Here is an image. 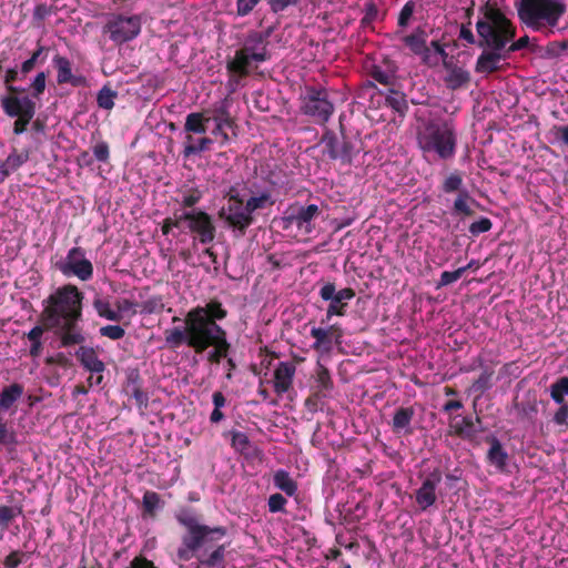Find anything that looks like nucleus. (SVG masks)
I'll use <instances>...</instances> for the list:
<instances>
[{"label":"nucleus","mask_w":568,"mask_h":568,"mask_svg":"<svg viewBox=\"0 0 568 568\" xmlns=\"http://www.w3.org/2000/svg\"><path fill=\"white\" fill-rule=\"evenodd\" d=\"M227 314L229 311L219 298H211L205 305H196L184 316L183 327L175 326L164 331L165 343L171 348H179L185 343L195 353H204L212 346L207 361L219 364L227 358L231 351L227 332L219 324Z\"/></svg>","instance_id":"obj_1"},{"label":"nucleus","mask_w":568,"mask_h":568,"mask_svg":"<svg viewBox=\"0 0 568 568\" xmlns=\"http://www.w3.org/2000/svg\"><path fill=\"white\" fill-rule=\"evenodd\" d=\"M175 520L184 532L181 536V545L175 550V557L181 562L197 560V567L225 568L226 545L221 540L229 534L225 526H209L201 521L199 515L192 508H181L175 514Z\"/></svg>","instance_id":"obj_2"},{"label":"nucleus","mask_w":568,"mask_h":568,"mask_svg":"<svg viewBox=\"0 0 568 568\" xmlns=\"http://www.w3.org/2000/svg\"><path fill=\"white\" fill-rule=\"evenodd\" d=\"M84 294L75 284H63L42 302L40 322L59 336L62 346L85 341L79 321L83 317Z\"/></svg>","instance_id":"obj_3"},{"label":"nucleus","mask_w":568,"mask_h":568,"mask_svg":"<svg viewBox=\"0 0 568 568\" xmlns=\"http://www.w3.org/2000/svg\"><path fill=\"white\" fill-rule=\"evenodd\" d=\"M480 17L476 23L478 48H494L508 59V45L517 37V28L497 2L486 1L479 8Z\"/></svg>","instance_id":"obj_4"},{"label":"nucleus","mask_w":568,"mask_h":568,"mask_svg":"<svg viewBox=\"0 0 568 568\" xmlns=\"http://www.w3.org/2000/svg\"><path fill=\"white\" fill-rule=\"evenodd\" d=\"M515 8L520 23L534 31L557 27L566 13V4L561 0H518Z\"/></svg>","instance_id":"obj_5"},{"label":"nucleus","mask_w":568,"mask_h":568,"mask_svg":"<svg viewBox=\"0 0 568 568\" xmlns=\"http://www.w3.org/2000/svg\"><path fill=\"white\" fill-rule=\"evenodd\" d=\"M418 144L425 153H435L442 160L453 159L458 144V134L453 120L426 123L418 134Z\"/></svg>","instance_id":"obj_6"},{"label":"nucleus","mask_w":568,"mask_h":568,"mask_svg":"<svg viewBox=\"0 0 568 568\" xmlns=\"http://www.w3.org/2000/svg\"><path fill=\"white\" fill-rule=\"evenodd\" d=\"M224 199L225 204L217 212V216L225 226L243 237L247 227L251 226L247 201L244 200L239 186H230L224 194Z\"/></svg>","instance_id":"obj_7"},{"label":"nucleus","mask_w":568,"mask_h":568,"mask_svg":"<svg viewBox=\"0 0 568 568\" xmlns=\"http://www.w3.org/2000/svg\"><path fill=\"white\" fill-rule=\"evenodd\" d=\"M24 384L11 383L3 386L0 390V445L17 446V434L9 422L3 417V413L16 414L19 403L24 396Z\"/></svg>","instance_id":"obj_8"},{"label":"nucleus","mask_w":568,"mask_h":568,"mask_svg":"<svg viewBox=\"0 0 568 568\" xmlns=\"http://www.w3.org/2000/svg\"><path fill=\"white\" fill-rule=\"evenodd\" d=\"M301 111L316 123H327L334 112V105L326 88L306 87L301 98Z\"/></svg>","instance_id":"obj_9"},{"label":"nucleus","mask_w":568,"mask_h":568,"mask_svg":"<svg viewBox=\"0 0 568 568\" xmlns=\"http://www.w3.org/2000/svg\"><path fill=\"white\" fill-rule=\"evenodd\" d=\"M1 106L8 116L14 118L13 132L22 134L28 130L29 123L37 113V102L28 94L23 97H3L1 98Z\"/></svg>","instance_id":"obj_10"},{"label":"nucleus","mask_w":568,"mask_h":568,"mask_svg":"<svg viewBox=\"0 0 568 568\" xmlns=\"http://www.w3.org/2000/svg\"><path fill=\"white\" fill-rule=\"evenodd\" d=\"M440 190L445 194H453L456 192L457 195L453 203L452 213L462 214L463 216H473L475 210L474 203H477L476 199L471 196L469 191L464 187L463 173L455 170L449 173L442 182Z\"/></svg>","instance_id":"obj_11"},{"label":"nucleus","mask_w":568,"mask_h":568,"mask_svg":"<svg viewBox=\"0 0 568 568\" xmlns=\"http://www.w3.org/2000/svg\"><path fill=\"white\" fill-rule=\"evenodd\" d=\"M184 230L200 244H212L216 237L214 219L205 211H183Z\"/></svg>","instance_id":"obj_12"},{"label":"nucleus","mask_w":568,"mask_h":568,"mask_svg":"<svg viewBox=\"0 0 568 568\" xmlns=\"http://www.w3.org/2000/svg\"><path fill=\"white\" fill-rule=\"evenodd\" d=\"M57 267L64 276H75L80 281H90L94 273L93 264L87 257L85 248L80 246L71 247L65 258L59 262Z\"/></svg>","instance_id":"obj_13"},{"label":"nucleus","mask_w":568,"mask_h":568,"mask_svg":"<svg viewBox=\"0 0 568 568\" xmlns=\"http://www.w3.org/2000/svg\"><path fill=\"white\" fill-rule=\"evenodd\" d=\"M324 152L332 160H339L342 165H351L354 155L358 153L354 141L342 134L337 136L332 130H326L322 136Z\"/></svg>","instance_id":"obj_14"},{"label":"nucleus","mask_w":568,"mask_h":568,"mask_svg":"<svg viewBox=\"0 0 568 568\" xmlns=\"http://www.w3.org/2000/svg\"><path fill=\"white\" fill-rule=\"evenodd\" d=\"M142 23L138 16L125 18L122 14H114L109 18L104 24V31L109 34L111 41L116 44L131 41L140 34Z\"/></svg>","instance_id":"obj_15"},{"label":"nucleus","mask_w":568,"mask_h":568,"mask_svg":"<svg viewBox=\"0 0 568 568\" xmlns=\"http://www.w3.org/2000/svg\"><path fill=\"white\" fill-rule=\"evenodd\" d=\"M497 363L498 362L487 363L486 359L479 355L478 357L474 358L469 367L465 369H481L480 375L476 377V379L469 386V390L474 394H477V398L484 395L485 392L489 390V388L494 387L497 381L495 377V366Z\"/></svg>","instance_id":"obj_16"},{"label":"nucleus","mask_w":568,"mask_h":568,"mask_svg":"<svg viewBox=\"0 0 568 568\" xmlns=\"http://www.w3.org/2000/svg\"><path fill=\"white\" fill-rule=\"evenodd\" d=\"M443 480V473L440 469L435 468L427 474L422 481L419 488L415 491V500L422 510L435 505L437 501L436 487Z\"/></svg>","instance_id":"obj_17"},{"label":"nucleus","mask_w":568,"mask_h":568,"mask_svg":"<svg viewBox=\"0 0 568 568\" xmlns=\"http://www.w3.org/2000/svg\"><path fill=\"white\" fill-rule=\"evenodd\" d=\"M53 64L58 70V84H72L74 88H84L88 85V79L82 73H73L72 63L65 55L55 54Z\"/></svg>","instance_id":"obj_18"},{"label":"nucleus","mask_w":568,"mask_h":568,"mask_svg":"<svg viewBox=\"0 0 568 568\" xmlns=\"http://www.w3.org/2000/svg\"><path fill=\"white\" fill-rule=\"evenodd\" d=\"M227 71L235 81L241 80V78L248 77L251 74V70L253 67V62L250 57V52L247 49V44L244 41L242 48L235 51V55L233 59L227 61Z\"/></svg>","instance_id":"obj_19"},{"label":"nucleus","mask_w":568,"mask_h":568,"mask_svg":"<svg viewBox=\"0 0 568 568\" xmlns=\"http://www.w3.org/2000/svg\"><path fill=\"white\" fill-rule=\"evenodd\" d=\"M318 294L325 302H329L326 307V321L332 320L333 316H344L347 312V304H341L336 284H323Z\"/></svg>","instance_id":"obj_20"},{"label":"nucleus","mask_w":568,"mask_h":568,"mask_svg":"<svg viewBox=\"0 0 568 568\" xmlns=\"http://www.w3.org/2000/svg\"><path fill=\"white\" fill-rule=\"evenodd\" d=\"M415 416L416 409L414 406H398L390 422V428L393 433L398 435L414 434V427H412V423Z\"/></svg>","instance_id":"obj_21"},{"label":"nucleus","mask_w":568,"mask_h":568,"mask_svg":"<svg viewBox=\"0 0 568 568\" xmlns=\"http://www.w3.org/2000/svg\"><path fill=\"white\" fill-rule=\"evenodd\" d=\"M321 213L317 204L301 205L295 212L284 217L286 223L295 224L300 230L312 231V221Z\"/></svg>","instance_id":"obj_22"},{"label":"nucleus","mask_w":568,"mask_h":568,"mask_svg":"<svg viewBox=\"0 0 568 568\" xmlns=\"http://www.w3.org/2000/svg\"><path fill=\"white\" fill-rule=\"evenodd\" d=\"M296 365L293 362H280L274 371V389L283 395L293 386Z\"/></svg>","instance_id":"obj_23"},{"label":"nucleus","mask_w":568,"mask_h":568,"mask_svg":"<svg viewBox=\"0 0 568 568\" xmlns=\"http://www.w3.org/2000/svg\"><path fill=\"white\" fill-rule=\"evenodd\" d=\"M483 51L476 59L475 71L476 73H495L500 70V60L506 59V54H499L494 48H481Z\"/></svg>","instance_id":"obj_24"},{"label":"nucleus","mask_w":568,"mask_h":568,"mask_svg":"<svg viewBox=\"0 0 568 568\" xmlns=\"http://www.w3.org/2000/svg\"><path fill=\"white\" fill-rule=\"evenodd\" d=\"M215 122V128L212 133L215 138H221V144H226L230 141L229 130L234 132V121L225 108L215 109L213 115L210 116Z\"/></svg>","instance_id":"obj_25"},{"label":"nucleus","mask_w":568,"mask_h":568,"mask_svg":"<svg viewBox=\"0 0 568 568\" xmlns=\"http://www.w3.org/2000/svg\"><path fill=\"white\" fill-rule=\"evenodd\" d=\"M475 423H481L479 416H476L475 419L473 416H463L459 422H456L454 418L449 424V434L456 435L464 440L474 442L478 432Z\"/></svg>","instance_id":"obj_26"},{"label":"nucleus","mask_w":568,"mask_h":568,"mask_svg":"<svg viewBox=\"0 0 568 568\" xmlns=\"http://www.w3.org/2000/svg\"><path fill=\"white\" fill-rule=\"evenodd\" d=\"M486 442L490 445L486 455L487 462L496 469L505 470L509 458L507 450H505L498 437L493 436V434L486 437Z\"/></svg>","instance_id":"obj_27"},{"label":"nucleus","mask_w":568,"mask_h":568,"mask_svg":"<svg viewBox=\"0 0 568 568\" xmlns=\"http://www.w3.org/2000/svg\"><path fill=\"white\" fill-rule=\"evenodd\" d=\"M470 80L471 74L469 70L463 69V67L453 65L449 61L447 62L446 75L444 78V84L446 88L452 91H457V89L468 85Z\"/></svg>","instance_id":"obj_28"},{"label":"nucleus","mask_w":568,"mask_h":568,"mask_svg":"<svg viewBox=\"0 0 568 568\" xmlns=\"http://www.w3.org/2000/svg\"><path fill=\"white\" fill-rule=\"evenodd\" d=\"M252 62H265L271 54L267 50V41L263 33L252 32L245 40Z\"/></svg>","instance_id":"obj_29"},{"label":"nucleus","mask_w":568,"mask_h":568,"mask_svg":"<svg viewBox=\"0 0 568 568\" xmlns=\"http://www.w3.org/2000/svg\"><path fill=\"white\" fill-rule=\"evenodd\" d=\"M75 356L81 362L84 369H88L92 374L103 373V371H105L103 359L99 358L93 347H84V345H81L75 352Z\"/></svg>","instance_id":"obj_30"},{"label":"nucleus","mask_w":568,"mask_h":568,"mask_svg":"<svg viewBox=\"0 0 568 568\" xmlns=\"http://www.w3.org/2000/svg\"><path fill=\"white\" fill-rule=\"evenodd\" d=\"M125 393L131 396L139 406H146L149 397L142 388L139 373H131L126 378Z\"/></svg>","instance_id":"obj_31"},{"label":"nucleus","mask_w":568,"mask_h":568,"mask_svg":"<svg viewBox=\"0 0 568 568\" xmlns=\"http://www.w3.org/2000/svg\"><path fill=\"white\" fill-rule=\"evenodd\" d=\"M427 39L428 34L424 27H416L412 33L403 37V41L407 48H409L415 55H418L420 60L423 59V50Z\"/></svg>","instance_id":"obj_32"},{"label":"nucleus","mask_w":568,"mask_h":568,"mask_svg":"<svg viewBox=\"0 0 568 568\" xmlns=\"http://www.w3.org/2000/svg\"><path fill=\"white\" fill-rule=\"evenodd\" d=\"M275 203L274 199L272 197L271 191H262V193L257 195H251L247 199V213L250 217V226L254 223L255 216L254 213L256 210L266 209V206H271Z\"/></svg>","instance_id":"obj_33"},{"label":"nucleus","mask_w":568,"mask_h":568,"mask_svg":"<svg viewBox=\"0 0 568 568\" xmlns=\"http://www.w3.org/2000/svg\"><path fill=\"white\" fill-rule=\"evenodd\" d=\"M336 326L332 324L328 327H312L311 336L314 337V349H329L332 345V335L336 331Z\"/></svg>","instance_id":"obj_34"},{"label":"nucleus","mask_w":568,"mask_h":568,"mask_svg":"<svg viewBox=\"0 0 568 568\" xmlns=\"http://www.w3.org/2000/svg\"><path fill=\"white\" fill-rule=\"evenodd\" d=\"M274 486L280 488L288 496H294L297 493L298 485L295 479L292 478L288 470L277 469L273 475Z\"/></svg>","instance_id":"obj_35"},{"label":"nucleus","mask_w":568,"mask_h":568,"mask_svg":"<svg viewBox=\"0 0 568 568\" xmlns=\"http://www.w3.org/2000/svg\"><path fill=\"white\" fill-rule=\"evenodd\" d=\"M92 306H93L95 313L100 317H104L105 320H109V321L122 320V315H120L119 312L113 311V308L111 307V303H110L109 298H106V297H101V295H95L92 301Z\"/></svg>","instance_id":"obj_36"},{"label":"nucleus","mask_w":568,"mask_h":568,"mask_svg":"<svg viewBox=\"0 0 568 568\" xmlns=\"http://www.w3.org/2000/svg\"><path fill=\"white\" fill-rule=\"evenodd\" d=\"M385 104L390 106L395 112L399 113L400 116H405L408 111V102L405 93L402 91L393 90L390 88L388 94L385 95Z\"/></svg>","instance_id":"obj_37"},{"label":"nucleus","mask_w":568,"mask_h":568,"mask_svg":"<svg viewBox=\"0 0 568 568\" xmlns=\"http://www.w3.org/2000/svg\"><path fill=\"white\" fill-rule=\"evenodd\" d=\"M210 116H205L201 112H191L185 116L184 129L189 132H206V123L210 121Z\"/></svg>","instance_id":"obj_38"},{"label":"nucleus","mask_w":568,"mask_h":568,"mask_svg":"<svg viewBox=\"0 0 568 568\" xmlns=\"http://www.w3.org/2000/svg\"><path fill=\"white\" fill-rule=\"evenodd\" d=\"M568 395V376L558 377L550 384V396L554 402L559 405H565L566 396Z\"/></svg>","instance_id":"obj_39"},{"label":"nucleus","mask_w":568,"mask_h":568,"mask_svg":"<svg viewBox=\"0 0 568 568\" xmlns=\"http://www.w3.org/2000/svg\"><path fill=\"white\" fill-rule=\"evenodd\" d=\"M143 515L154 517L159 507L163 506L160 494L154 490H146L143 494Z\"/></svg>","instance_id":"obj_40"},{"label":"nucleus","mask_w":568,"mask_h":568,"mask_svg":"<svg viewBox=\"0 0 568 568\" xmlns=\"http://www.w3.org/2000/svg\"><path fill=\"white\" fill-rule=\"evenodd\" d=\"M373 80L377 81V83L392 85L396 80V69H383L382 65H373L369 71Z\"/></svg>","instance_id":"obj_41"},{"label":"nucleus","mask_w":568,"mask_h":568,"mask_svg":"<svg viewBox=\"0 0 568 568\" xmlns=\"http://www.w3.org/2000/svg\"><path fill=\"white\" fill-rule=\"evenodd\" d=\"M118 91L112 90L109 84H104L97 94V103L100 109L111 110L115 105Z\"/></svg>","instance_id":"obj_42"},{"label":"nucleus","mask_w":568,"mask_h":568,"mask_svg":"<svg viewBox=\"0 0 568 568\" xmlns=\"http://www.w3.org/2000/svg\"><path fill=\"white\" fill-rule=\"evenodd\" d=\"M29 160L28 151L19 152L17 149H13L12 152L4 160L6 170H8V176L12 173V171H17L18 168L24 165Z\"/></svg>","instance_id":"obj_43"},{"label":"nucleus","mask_w":568,"mask_h":568,"mask_svg":"<svg viewBox=\"0 0 568 568\" xmlns=\"http://www.w3.org/2000/svg\"><path fill=\"white\" fill-rule=\"evenodd\" d=\"M316 387L318 392H328L334 387L332 375L326 366L318 363L316 371Z\"/></svg>","instance_id":"obj_44"},{"label":"nucleus","mask_w":568,"mask_h":568,"mask_svg":"<svg viewBox=\"0 0 568 568\" xmlns=\"http://www.w3.org/2000/svg\"><path fill=\"white\" fill-rule=\"evenodd\" d=\"M231 445L235 448L236 452L240 453H248L251 447V440L245 433H241V430H231Z\"/></svg>","instance_id":"obj_45"},{"label":"nucleus","mask_w":568,"mask_h":568,"mask_svg":"<svg viewBox=\"0 0 568 568\" xmlns=\"http://www.w3.org/2000/svg\"><path fill=\"white\" fill-rule=\"evenodd\" d=\"M22 513V508H13V506L0 505V528L7 530L11 521L16 519L19 514Z\"/></svg>","instance_id":"obj_46"},{"label":"nucleus","mask_w":568,"mask_h":568,"mask_svg":"<svg viewBox=\"0 0 568 568\" xmlns=\"http://www.w3.org/2000/svg\"><path fill=\"white\" fill-rule=\"evenodd\" d=\"M184 212H174L172 216H166L161 225V231L164 235L170 234L173 227L184 230Z\"/></svg>","instance_id":"obj_47"},{"label":"nucleus","mask_w":568,"mask_h":568,"mask_svg":"<svg viewBox=\"0 0 568 568\" xmlns=\"http://www.w3.org/2000/svg\"><path fill=\"white\" fill-rule=\"evenodd\" d=\"M19 78V72L17 69H8L4 77V84L9 91L8 95H20L27 92L26 88L14 87V81Z\"/></svg>","instance_id":"obj_48"},{"label":"nucleus","mask_w":568,"mask_h":568,"mask_svg":"<svg viewBox=\"0 0 568 568\" xmlns=\"http://www.w3.org/2000/svg\"><path fill=\"white\" fill-rule=\"evenodd\" d=\"M493 224V221L488 219V216H479L478 220H475L468 225V232H470L474 237H477V235L483 234V232L490 231Z\"/></svg>","instance_id":"obj_49"},{"label":"nucleus","mask_w":568,"mask_h":568,"mask_svg":"<svg viewBox=\"0 0 568 568\" xmlns=\"http://www.w3.org/2000/svg\"><path fill=\"white\" fill-rule=\"evenodd\" d=\"M212 142H213L212 138L204 136V138H200V140L197 141L196 144H193V143L185 144L183 148V155L190 156V155H194V153L204 152V150H207L210 148Z\"/></svg>","instance_id":"obj_50"},{"label":"nucleus","mask_w":568,"mask_h":568,"mask_svg":"<svg viewBox=\"0 0 568 568\" xmlns=\"http://www.w3.org/2000/svg\"><path fill=\"white\" fill-rule=\"evenodd\" d=\"M416 9V2L409 0L405 2L404 7L399 11L397 24L402 28L408 27Z\"/></svg>","instance_id":"obj_51"},{"label":"nucleus","mask_w":568,"mask_h":568,"mask_svg":"<svg viewBox=\"0 0 568 568\" xmlns=\"http://www.w3.org/2000/svg\"><path fill=\"white\" fill-rule=\"evenodd\" d=\"M100 335L102 337H109L111 341H120L125 335V329L120 324H106L100 327Z\"/></svg>","instance_id":"obj_52"},{"label":"nucleus","mask_w":568,"mask_h":568,"mask_svg":"<svg viewBox=\"0 0 568 568\" xmlns=\"http://www.w3.org/2000/svg\"><path fill=\"white\" fill-rule=\"evenodd\" d=\"M31 89H32V92H31V98L32 99H39L41 94H43V92L45 91L47 89V74L45 72H39L37 73V75L34 77L32 83H31Z\"/></svg>","instance_id":"obj_53"},{"label":"nucleus","mask_w":568,"mask_h":568,"mask_svg":"<svg viewBox=\"0 0 568 568\" xmlns=\"http://www.w3.org/2000/svg\"><path fill=\"white\" fill-rule=\"evenodd\" d=\"M267 505L271 513H286L287 500L282 494H272L268 497Z\"/></svg>","instance_id":"obj_54"},{"label":"nucleus","mask_w":568,"mask_h":568,"mask_svg":"<svg viewBox=\"0 0 568 568\" xmlns=\"http://www.w3.org/2000/svg\"><path fill=\"white\" fill-rule=\"evenodd\" d=\"M466 273V268H457L454 272H443L439 276L437 287H443V285H450L453 282L458 281V278L463 277Z\"/></svg>","instance_id":"obj_55"},{"label":"nucleus","mask_w":568,"mask_h":568,"mask_svg":"<svg viewBox=\"0 0 568 568\" xmlns=\"http://www.w3.org/2000/svg\"><path fill=\"white\" fill-rule=\"evenodd\" d=\"M432 48H434L436 67L439 65L440 61H443L445 68L447 65L449 54L446 51V44L440 43L439 40H432Z\"/></svg>","instance_id":"obj_56"},{"label":"nucleus","mask_w":568,"mask_h":568,"mask_svg":"<svg viewBox=\"0 0 568 568\" xmlns=\"http://www.w3.org/2000/svg\"><path fill=\"white\" fill-rule=\"evenodd\" d=\"M93 155L99 162H108L110 160V146L106 141H99L92 148Z\"/></svg>","instance_id":"obj_57"},{"label":"nucleus","mask_w":568,"mask_h":568,"mask_svg":"<svg viewBox=\"0 0 568 568\" xmlns=\"http://www.w3.org/2000/svg\"><path fill=\"white\" fill-rule=\"evenodd\" d=\"M261 0H236V16L245 17L253 12Z\"/></svg>","instance_id":"obj_58"},{"label":"nucleus","mask_w":568,"mask_h":568,"mask_svg":"<svg viewBox=\"0 0 568 568\" xmlns=\"http://www.w3.org/2000/svg\"><path fill=\"white\" fill-rule=\"evenodd\" d=\"M378 17V8L376 2L369 1L366 3L365 13L361 20V24L363 27H367V24H372L374 20Z\"/></svg>","instance_id":"obj_59"},{"label":"nucleus","mask_w":568,"mask_h":568,"mask_svg":"<svg viewBox=\"0 0 568 568\" xmlns=\"http://www.w3.org/2000/svg\"><path fill=\"white\" fill-rule=\"evenodd\" d=\"M26 552L20 550H13L9 552L8 556L3 559V568H17L23 562V558L26 557Z\"/></svg>","instance_id":"obj_60"},{"label":"nucleus","mask_w":568,"mask_h":568,"mask_svg":"<svg viewBox=\"0 0 568 568\" xmlns=\"http://www.w3.org/2000/svg\"><path fill=\"white\" fill-rule=\"evenodd\" d=\"M202 196V191L197 190V187H193L187 194L183 195L182 205L185 206V209L194 210V206L200 202Z\"/></svg>","instance_id":"obj_61"},{"label":"nucleus","mask_w":568,"mask_h":568,"mask_svg":"<svg viewBox=\"0 0 568 568\" xmlns=\"http://www.w3.org/2000/svg\"><path fill=\"white\" fill-rule=\"evenodd\" d=\"M552 423L568 427V404L558 406L552 414Z\"/></svg>","instance_id":"obj_62"},{"label":"nucleus","mask_w":568,"mask_h":568,"mask_svg":"<svg viewBox=\"0 0 568 568\" xmlns=\"http://www.w3.org/2000/svg\"><path fill=\"white\" fill-rule=\"evenodd\" d=\"M530 44V38L528 36H524L515 40V38L511 40L510 43H508V49L506 52H508V59L511 53L517 52V50L526 49Z\"/></svg>","instance_id":"obj_63"},{"label":"nucleus","mask_w":568,"mask_h":568,"mask_svg":"<svg viewBox=\"0 0 568 568\" xmlns=\"http://www.w3.org/2000/svg\"><path fill=\"white\" fill-rule=\"evenodd\" d=\"M128 568H156L154 566L153 561H150V559L145 558V556H135Z\"/></svg>","instance_id":"obj_64"}]
</instances>
